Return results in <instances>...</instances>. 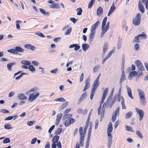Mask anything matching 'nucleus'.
<instances>
[{
	"label": "nucleus",
	"instance_id": "obj_13",
	"mask_svg": "<svg viewBox=\"0 0 148 148\" xmlns=\"http://www.w3.org/2000/svg\"><path fill=\"white\" fill-rule=\"evenodd\" d=\"M112 95H111L109 96V97L108 98L107 101V102L108 104V106H109V105H110V108H111L112 107V106L113 105V103H114V101H112L111 103L110 104V101H111V100L112 99Z\"/></svg>",
	"mask_w": 148,
	"mask_h": 148
},
{
	"label": "nucleus",
	"instance_id": "obj_7",
	"mask_svg": "<svg viewBox=\"0 0 148 148\" xmlns=\"http://www.w3.org/2000/svg\"><path fill=\"white\" fill-rule=\"evenodd\" d=\"M125 87L126 89L127 93L128 96L132 99H134V98L132 96V90L127 85H126Z\"/></svg>",
	"mask_w": 148,
	"mask_h": 148
},
{
	"label": "nucleus",
	"instance_id": "obj_10",
	"mask_svg": "<svg viewBox=\"0 0 148 148\" xmlns=\"http://www.w3.org/2000/svg\"><path fill=\"white\" fill-rule=\"evenodd\" d=\"M138 7L139 10L142 13H144L145 8L142 5L141 1H139L138 4Z\"/></svg>",
	"mask_w": 148,
	"mask_h": 148
},
{
	"label": "nucleus",
	"instance_id": "obj_5",
	"mask_svg": "<svg viewBox=\"0 0 148 148\" xmlns=\"http://www.w3.org/2000/svg\"><path fill=\"white\" fill-rule=\"evenodd\" d=\"M98 86V85H96V84H93L92 86V90L91 91L90 95V99L92 100L93 98L94 95L95 90Z\"/></svg>",
	"mask_w": 148,
	"mask_h": 148
},
{
	"label": "nucleus",
	"instance_id": "obj_14",
	"mask_svg": "<svg viewBox=\"0 0 148 148\" xmlns=\"http://www.w3.org/2000/svg\"><path fill=\"white\" fill-rule=\"evenodd\" d=\"M135 64L136 65L137 67L138 68V69L144 68L143 65L139 60H136L135 61Z\"/></svg>",
	"mask_w": 148,
	"mask_h": 148
},
{
	"label": "nucleus",
	"instance_id": "obj_55",
	"mask_svg": "<svg viewBox=\"0 0 148 148\" xmlns=\"http://www.w3.org/2000/svg\"><path fill=\"white\" fill-rule=\"evenodd\" d=\"M35 123V121H28L27 122V124L29 126H32L33 125V124Z\"/></svg>",
	"mask_w": 148,
	"mask_h": 148
},
{
	"label": "nucleus",
	"instance_id": "obj_57",
	"mask_svg": "<svg viewBox=\"0 0 148 148\" xmlns=\"http://www.w3.org/2000/svg\"><path fill=\"white\" fill-rule=\"evenodd\" d=\"M62 116V114H58L57 116L56 120H58L59 121H60Z\"/></svg>",
	"mask_w": 148,
	"mask_h": 148
},
{
	"label": "nucleus",
	"instance_id": "obj_37",
	"mask_svg": "<svg viewBox=\"0 0 148 148\" xmlns=\"http://www.w3.org/2000/svg\"><path fill=\"white\" fill-rule=\"evenodd\" d=\"M21 63L22 64H24L25 65L28 66L30 65L31 62L28 61L26 60H22L21 62Z\"/></svg>",
	"mask_w": 148,
	"mask_h": 148
},
{
	"label": "nucleus",
	"instance_id": "obj_11",
	"mask_svg": "<svg viewBox=\"0 0 148 148\" xmlns=\"http://www.w3.org/2000/svg\"><path fill=\"white\" fill-rule=\"evenodd\" d=\"M25 48L27 49H30L32 51L36 50V48L34 46L30 44L25 45L24 46Z\"/></svg>",
	"mask_w": 148,
	"mask_h": 148
},
{
	"label": "nucleus",
	"instance_id": "obj_23",
	"mask_svg": "<svg viewBox=\"0 0 148 148\" xmlns=\"http://www.w3.org/2000/svg\"><path fill=\"white\" fill-rule=\"evenodd\" d=\"M126 79L125 73H122L119 82L120 84L122 83Z\"/></svg>",
	"mask_w": 148,
	"mask_h": 148
},
{
	"label": "nucleus",
	"instance_id": "obj_19",
	"mask_svg": "<svg viewBox=\"0 0 148 148\" xmlns=\"http://www.w3.org/2000/svg\"><path fill=\"white\" fill-rule=\"evenodd\" d=\"M136 74H137V73L136 71H132L129 74L128 78L129 79H130L133 77L135 76Z\"/></svg>",
	"mask_w": 148,
	"mask_h": 148
},
{
	"label": "nucleus",
	"instance_id": "obj_26",
	"mask_svg": "<svg viewBox=\"0 0 148 148\" xmlns=\"http://www.w3.org/2000/svg\"><path fill=\"white\" fill-rule=\"evenodd\" d=\"M91 33L89 36V40L90 41H92L94 38L95 32L91 30Z\"/></svg>",
	"mask_w": 148,
	"mask_h": 148
},
{
	"label": "nucleus",
	"instance_id": "obj_1",
	"mask_svg": "<svg viewBox=\"0 0 148 148\" xmlns=\"http://www.w3.org/2000/svg\"><path fill=\"white\" fill-rule=\"evenodd\" d=\"M138 96L140 98V101L141 105L143 106L145 105L146 103V100L145 98V94L144 91L142 89H138Z\"/></svg>",
	"mask_w": 148,
	"mask_h": 148
},
{
	"label": "nucleus",
	"instance_id": "obj_2",
	"mask_svg": "<svg viewBox=\"0 0 148 148\" xmlns=\"http://www.w3.org/2000/svg\"><path fill=\"white\" fill-rule=\"evenodd\" d=\"M108 88H106L104 90L103 95L101 101L100 102V106L97 109V114L99 115L100 113V111L101 108V104L103 103L106 98V96L108 92Z\"/></svg>",
	"mask_w": 148,
	"mask_h": 148
},
{
	"label": "nucleus",
	"instance_id": "obj_47",
	"mask_svg": "<svg viewBox=\"0 0 148 148\" xmlns=\"http://www.w3.org/2000/svg\"><path fill=\"white\" fill-rule=\"evenodd\" d=\"M8 52L13 54H17V52H16L15 49H12L8 50Z\"/></svg>",
	"mask_w": 148,
	"mask_h": 148
},
{
	"label": "nucleus",
	"instance_id": "obj_59",
	"mask_svg": "<svg viewBox=\"0 0 148 148\" xmlns=\"http://www.w3.org/2000/svg\"><path fill=\"white\" fill-rule=\"evenodd\" d=\"M70 20L74 23H76L77 21V20L76 19L74 18H70Z\"/></svg>",
	"mask_w": 148,
	"mask_h": 148
},
{
	"label": "nucleus",
	"instance_id": "obj_39",
	"mask_svg": "<svg viewBox=\"0 0 148 148\" xmlns=\"http://www.w3.org/2000/svg\"><path fill=\"white\" fill-rule=\"evenodd\" d=\"M28 69L32 72H34L36 70L35 67L32 65H30L28 67Z\"/></svg>",
	"mask_w": 148,
	"mask_h": 148
},
{
	"label": "nucleus",
	"instance_id": "obj_40",
	"mask_svg": "<svg viewBox=\"0 0 148 148\" xmlns=\"http://www.w3.org/2000/svg\"><path fill=\"white\" fill-rule=\"evenodd\" d=\"M39 10L44 15H47L49 14V13L48 12H46L45 10L43 9L40 8L39 9Z\"/></svg>",
	"mask_w": 148,
	"mask_h": 148
},
{
	"label": "nucleus",
	"instance_id": "obj_31",
	"mask_svg": "<svg viewBox=\"0 0 148 148\" xmlns=\"http://www.w3.org/2000/svg\"><path fill=\"white\" fill-rule=\"evenodd\" d=\"M144 70V68L138 69L137 71V74H138L139 77L141 76L143 74V71Z\"/></svg>",
	"mask_w": 148,
	"mask_h": 148
},
{
	"label": "nucleus",
	"instance_id": "obj_60",
	"mask_svg": "<svg viewBox=\"0 0 148 148\" xmlns=\"http://www.w3.org/2000/svg\"><path fill=\"white\" fill-rule=\"evenodd\" d=\"M61 39V38L60 37H57L54 38L53 39V40L55 42L57 43L59 40H60Z\"/></svg>",
	"mask_w": 148,
	"mask_h": 148
},
{
	"label": "nucleus",
	"instance_id": "obj_61",
	"mask_svg": "<svg viewBox=\"0 0 148 148\" xmlns=\"http://www.w3.org/2000/svg\"><path fill=\"white\" fill-rule=\"evenodd\" d=\"M35 34L43 38H44L45 37V36L44 34L40 32H38L36 33H35Z\"/></svg>",
	"mask_w": 148,
	"mask_h": 148
},
{
	"label": "nucleus",
	"instance_id": "obj_9",
	"mask_svg": "<svg viewBox=\"0 0 148 148\" xmlns=\"http://www.w3.org/2000/svg\"><path fill=\"white\" fill-rule=\"evenodd\" d=\"M113 127L112 124L111 122H110L109 124V127L107 131L108 135V136H112L111 133Z\"/></svg>",
	"mask_w": 148,
	"mask_h": 148
},
{
	"label": "nucleus",
	"instance_id": "obj_48",
	"mask_svg": "<svg viewBox=\"0 0 148 148\" xmlns=\"http://www.w3.org/2000/svg\"><path fill=\"white\" fill-rule=\"evenodd\" d=\"M4 127L5 129L8 130H10L13 128L12 127H11V125L10 124L5 125Z\"/></svg>",
	"mask_w": 148,
	"mask_h": 148
},
{
	"label": "nucleus",
	"instance_id": "obj_18",
	"mask_svg": "<svg viewBox=\"0 0 148 148\" xmlns=\"http://www.w3.org/2000/svg\"><path fill=\"white\" fill-rule=\"evenodd\" d=\"M18 97L19 99L20 100H26L27 99V97L23 94H19L18 95Z\"/></svg>",
	"mask_w": 148,
	"mask_h": 148
},
{
	"label": "nucleus",
	"instance_id": "obj_28",
	"mask_svg": "<svg viewBox=\"0 0 148 148\" xmlns=\"http://www.w3.org/2000/svg\"><path fill=\"white\" fill-rule=\"evenodd\" d=\"M15 50L16 52H23L24 51V50L21 47L19 46H17L15 47Z\"/></svg>",
	"mask_w": 148,
	"mask_h": 148
},
{
	"label": "nucleus",
	"instance_id": "obj_52",
	"mask_svg": "<svg viewBox=\"0 0 148 148\" xmlns=\"http://www.w3.org/2000/svg\"><path fill=\"white\" fill-rule=\"evenodd\" d=\"M136 133L137 135L140 138H143L142 135L139 131L137 130L136 131Z\"/></svg>",
	"mask_w": 148,
	"mask_h": 148
},
{
	"label": "nucleus",
	"instance_id": "obj_36",
	"mask_svg": "<svg viewBox=\"0 0 148 148\" xmlns=\"http://www.w3.org/2000/svg\"><path fill=\"white\" fill-rule=\"evenodd\" d=\"M125 130L127 131H129L131 132H134V131L131 127H129L128 125H125Z\"/></svg>",
	"mask_w": 148,
	"mask_h": 148
},
{
	"label": "nucleus",
	"instance_id": "obj_41",
	"mask_svg": "<svg viewBox=\"0 0 148 148\" xmlns=\"http://www.w3.org/2000/svg\"><path fill=\"white\" fill-rule=\"evenodd\" d=\"M122 101H121V105H122V109H126V107L125 104L124 102V99L123 97H122Z\"/></svg>",
	"mask_w": 148,
	"mask_h": 148
},
{
	"label": "nucleus",
	"instance_id": "obj_49",
	"mask_svg": "<svg viewBox=\"0 0 148 148\" xmlns=\"http://www.w3.org/2000/svg\"><path fill=\"white\" fill-rule=\"evenodd\" d=\"M58 69L57 68H56V69L52 70L50 71V72L51 73L53 74H56L58 72Z\"/></svg>",
	"mask_w": 148,
	"mask_h": 148
},
{
	"label": "nucleus",
	"instance_id": "obj_17",
	"mask_svg": "<svg viewBox=\"0 0 148 148\" xmlns=\"http://www.w3.org/2000/svg\"><path fill=\"white\" fill-rule=\"evenodd\" d=\"M108 147L109 148L111 147L112 143V136H108Z\"/></svg>",
	"mask_w": 148,
	"mask_h": 148
},
{
	"label": "nucleus",
	"instance_id": "obj_50",
	"mask_svg": "<svg viewBox=\"0 0 148 148\" xmlns=\"http://www.w3.org/2000/svg\"><path fill=\"white\" fill-rule=\"evenodd\" d=\"M72 31V28L70 27L69 29H67L65 32V35H67L70 34Z\"/></svg>",
	"mask_w": 148,
	"mask_h": 148
},
{
	"label": "nucleus",
	"instance_id": "obj_25",
	"mask_svg": "<svg viewBox=\"0 0 148 148\" xmlns=\"http://www.w3.org/2000/svg\"><path fill=\"white\" fill-rule=\"evenodd\" d=\"M59 136H57L56 135L54 136L52 139V142L53 143H56L59 140Z\"/></svg>",
	"mask_w": 148,
	"mask_h": 148
},
{
	"label": "nucleus",
	"instance_id": "obj_8",
	"mask_svg": "<svg viewBox=\"0 0 148 148\" xmlns=\"http://www.w3.org/2000/svg\"><path fill=\"white\" fill-rule=\"evenodd\" d=\"M74 120L72 118H71L67 119L64 123V125L66 127H68L71 124L73 123H74Z\"/></svg>",
	"mask_w": 148,
	"mask_h": 148
},
{
	"label": "nucleus",
	"instance_id": "obj_4",
	"mask_svg": "<svg viewBox=\"0 0 148 148\" xmlns=\"http://www.w3.org/2000/svg\"><path fill=\"white\" fill-rule=\"evenodd\" d=\"M135 109L139 116V120L140 121L143 117L144 114V111L143 110L139 109L137 108H135Z\"/></svg>",
	"mask_w": 148,
	"mask_h": 148
},
{
	"label": "nucleus",
	"instance_id": "obj_58",
	"mask_svg": "<svg viewBox=\"0 0 148 148\" xmlns=\"http://www.w3.org/2000/svg\"><path fill=\"white\" fill-rule=\"evenodd\" d=\"M134 48L136 51H138L139 48V45L138 43H136L135 44Z\"/></svg>",
	"mask_w": 148,
	"mask_h": 148
},
{
	"label": "nucleus",
	"instance_id": "obj_32",
	"mask_svg": "<svg viewBox=\"0 0 148 148\" xmlns=\"http://www.w3.org/2000/svg\"><path fill=\"white\" fill-rule=\"evenodd\" d=\"M68 102H66L65 103H63L60 106V110H62L65 107H66L68 105Z\"/></svg>",
	"mask_w": 148,
	"mask_h": 148
},
{
	"label": "nucleus",
	"instance_id": "obj_12",
	"mask_svg": "<svg viewBox=\"0 0 148 148\" xmlns=\"http://www.w3.org/2000/svg\"><path fill=\"white\" fill-rule=\"evenodd\" d=\"M85 86L84 89V91L86 90L90 86V79L88 78L85 82Z\"/></svg>",
	"mask_w": 148,
	"mask_h": 148
},
{
	"label": "nucleus",
	"instance_id": "obj_34",
	"mask_svg": "<svg viewBox=\"0 0 148 148\" xmlns=\"http://www.w3.org/2000/svg\"><path fill=\"white\" fill-rule=\"evenodd\" d=\"M95 0H91L90 1L88 4V8H90L92 7V5L94 3Z\"/></svg>",
	"mask_w": 148,
	"mask_h": 148
},
{
	"label": "nucleus",
	"instance_id": "obj_56",
	"mask_svg": "<svg viewBox=\"0 0 148 148\" xmlns=\"http://www.w3.org/2000/svg\"><path fill=\"white\" fill-rule=\"evenodd\" d=\"M100 67V66L99 65H97V66H95L93 68L94 72L95 73L97 71Z\"/></svg>",
	"mask_w": 148,
	"mask_h": 148
},
{
	"label": "nucleus",
	"instance_id": "obj_33",
	"mask_svg": "<svg viewBox=\"0 0 148 148\" xmlns=\"http://www.w3.org/2000/svg\"><path fill=\"white\" fill-rule=\"evenodd\" d=\"M119 108L118 107L116 110L112 114V115L117 116V115H118L119 113Z\"/></svg>",
	"mask_w": 148,
	"mask_h": 148
},
{
	"label": "nucleus",
	"instance_id": "obj_42",
	"mask_svg": "<svg viewBox=\"0 0 148 148\" xmlns=\"http://www.w3.org/2000/svg\"><path fill=\"white\" fill-rule=\"evenodd\" d=\"M115 51V48H114L110 52L108 53L107 57L109 58L112 55V53H113Z\"/></svg>",
	"mask_w": 148,
	"mask_h": 148
},
{
	"label": "nucleus",
	"instance_id": "obj_51",
	"mask_svg": "<svg viewBox=\"0 0 148 148\" xmlns=\"http://www.w3.org/2000/svg\"><path fill=\"white\" fill-rule=\"evenodd\" d=\"M102 29V32L100 34V37H102L104 35V34L107 31L105 29Z\"/></svg>",
	"mask_w": 148,
	"mask_h": 148
},
{
	"label": "nucleus",
	"instance_id": "obj_62",
	"mask_svg": "<svg viewBox=\"0 0 148 148\" xmlns=\"http://www.w3.org/2000/svg\"><path fill=\"white\" fill-rule=\"evenodd\" d=\"M109 27H110V22H108L107 23L105 27V29H106V30L108 31V30L109 29Z\"/></svg>",
	"mask_w": 148,
	"mask_h": 148
},
{
	"label": "nucleus",
	"instance_id": "obj_22",
	"mask_svg": "<svg viewBox=\"0 0 148 148\" xmlns=\"http://www.w3.org/2000/svg\"><path fill=\"white\" fill-rule=\"evenodd\" d=\"M103 11V9L102 7H99L97 10V14L98 16L101 15Z\"/></svg>",
	"mask_w": 148,
	"mask_h": 148
},
{
	"label": "nucleus",
	"instance_id": "obj_44",
	"mask_svg": "<svg viewBox=\"0 0 148 148\" xmlns=\"http://www.w3.org/2000/svg\"><path fill=\"white\" fill-rule=\"evenodd\" d=\"M62 128H58L57 130L55 131V134H60L62 132Z\"/></svg>",
	"mask_w": 148,
	"mask_h": 148
},
{
	"label": "nucleus",
	"instance_id": "obj_38",
	"mask_svg": "<svg viewBox=\"0 0 148 148\" xmlns=\"http://www.w3.org/2000/svg\"><path fill=\"white\" fill-rule=\"evenodd\" d=\"M72 116V114H66L64 115L62 117V119L64 120L68 118H71L70 117Z\"/></svg>",
	"mask_w": 148,
	"mask_h": 148
},
{
	"label": "nucleus",
	"instance_id": "obj_53",
	"mask_svg": "<svg viewBox=\"0 0 148 148\" xmlns=\"http://www.w3.org/2000/svg\"><path fill=\"white\" fill-rule=\"evenodd\" d=\"M115 9H116V7L115 6L114 2H113V3L112 4V5L110 10L114 11V10H115Z\"/></svg>",
	"mask_w": 148,
	"mask_h": 148
},
{
	"label": "nucleus",
	"instance_id": "obj_6",
	"mask_svg": "<svg viewBox=\"0 0 148 148\" xmlns=\"http://www.w3.org/2000/svg\"><path fill=\"white\" fill-rule=\"evenodd\" d=\"M39 95V93H37L35 95H34V93L30 94L29 95V97L28 99L29 100L30 102H32Z\"/></svg>",
	"mask_w": 148,
	"mask_h": 148
},
{
	"label": "nucleus",
	"instance_id": "obj_16",
	"mask_svg": "<svg viewBox=\"0 0 148 148\" xmlns=\"http://www.w3.org/2000/svg\"><path fill=\"white\" fill-rule=\"evenodd\" d=\"M87 94L86 93H85L83 94L81 96L79 100L78 103L79 104L81 103L82 101L86 97Z\"/></svg>",
	"mask_w": 148,
	"mask_h": 148
},
{
	"label": "nucleus",
	"instance_id": "obj_35",
	"mask_svg": "<svg viewBox=\"0 0 148 148\" xmlns=\"http://www.w3.org/2000/svg\"><path fill=\"white\" fill-rule=\"evenodd\" d=\"M50 8H58V7H59V4L58 3L56 4H53L51 5H50Z\"/></svg>",
	"mask_w": 148,
	"mask_h": 148
},
{
	"label": "nucleus",
	"instance_id": "obj_30",
	"mask_svg": "<svg viewBox=\"0 0 148 148\" xmlns=\"http://www.w3.org/2000/svg\"><path fill=\"white\" fill-rule=\"evenodd\" d=\"M108 44L106 43H105L103 46V53L105 54L106 52L108 49Z\"/></svg>",
	"mask_w": 148,
	"mask_h": 148
},
{
	"label": "nucleus",
	"instance_id": "obj_21",
	"mask_svg": "<svg viewBox=\"0 0 148 148\" xmlns=\"http://www.w3.org/2000/svg\"><path fill=\"white\" fill-rule=\"evenodd\" d=\"M83 50L84 51H86L89 47V45L87 44H83L82 46Z\"/></svg>",
	"mask_w": 148,
	"mask_h": 148
},
{
	"label": "nucleus",
	"instance_id": "obj_15",
	"mask_svg": "<svg viewBox=\"0 0 148 148\" xmlns=\"http://www.w3.org/2000/svg\"><path fill=\"white\" fill-rule=\"evenodd\" d=\"M106 107V106H104V105H103L101 110L102 112H101V117L100 119L101 121H102V120L103 119V118L104 112L105 111V108Z\"/></svg>",
	"mask_w": 148,
	"mask_h": 148
},
{
	"label": "nucleus",
	"instance_id": "obj_63",
	"mask_svg": "<svg viewBox=\"0 0 148 148\" xmlns=\"http://www.w3.org/2000/svg\"><path fill=\"white\" fill-rule=\"evenodd\" d=\"M55 127V126L54 125H53L51 127L49 130V133H51L53 130L54 129Z\"/></svg>",
	"mask_w": 148,
	"mask_h": 148
},
{
	"label": "nucleus",
	"instance_id": "obj_24",
	"mask_svg": "<svg viewBox=\"0 0 148 148\" xmlns=\"http://www.w3.org/2000/svg\"><path fill=\"white\" fill-rule=\"evenodd\" d=\"M139 38H141L142 39H145L147 37V35L144 32H143L141 34L138 35Z\"/></svg>",
	"mask_w": 148,
	"mask_h": 148
},
{
	"label": "nucleus",
	"instance_id": "obj_43",
	"mask_svg": "<svg viewBox=\"0 0 148 148\" xmlns=\"http://www.w3.org/2000/svg\"><path fill=\"white\" fill-rule=\"evenodd\" d=\"M54 101L63 102L65 101V99L61 97L55 99Z\"/></svg>",
	"mask_w": 148,
	"mask_h": 148
},
{
	"label": "nucleus",
	"instance_id": "obj_46",
	"mask_svg": "<svg viewBox=\"0 0 148 148\" xmlns=\"http://www.w3.org/2000/svg\"><path fill=\"white\" fill-rule=\"evenodd\" d=\"M10 142V140L9 138H6L3 140V143L4 144L9 143Z\"/></svg>",
	"mask_w": 148,
	"mask_h": 148
},
{
	"label": "nucleus",
	"instance_id": "obj_29",
	"mask_svg": "<svg viewBox=\"0 0 148 148\" xmlns=\"http://www.w3.org/2000/svg\"><path fill=\"white\" fill-rule=\"evenodd\" d=\"M132 112L131 111L125 114V118L126 119H129L132 116Z\"/></svg>",
	"mask_w": 148,
	"mask_h": 148
},
{
	"label": "nucleus",
	"instance_id": "obj_45",
	"mask_svg": "<svg viewBox=\"0 0 148 148\" xmlns=\"http://www.w3.org/2000/svg\"><path fill=\"white\" fill-rule=\"evenodd\" d=\"M77 14L79 15H80L82 14V10L81 8H77Z\"/></svg>",
	"mask_w": 148,
	"mask_h": 148
},
{
	"label": "nucleus",
	"instance_id": "obj_3",
	"mask_svg": "<svg viewBox=\"0 0 148 148\" xmlns=\"http://www.w3.org/2000/svg\"><path fill=\"white\" fill-rule=\"evenodd\" d=\"M141 15L140 13L137 14L136 16L134 18L132 21V23L135 26L139 25L141 20Z\"/></svg>",
	"mask_w": 148,
	"mask_h": 148
},
{
	"label": "nucleus",
	"instance_id": "obj_54",
	"mask_svg": "<svg viewBox=\"0 0 148 148\" xmlns=\"http://www.w3.org/2000/svg\"><path fill=\"white\" fill-rule=\"evenodd\" d=\"M0 112L3 113H7L9 112V111L5 109H1L0 110Z\"/></svg>",
	"mask_w": 148,
	"mask_h": 148
},
{
	"label": "nucleus",
	"instance_id": "obj_64",
	"mask_svg": "<svg viewBox=\"0 0 148 148\" xmlns=\"http://www.w3.org/2000/svg\"><path fill=\"white\" fill-rule=\"evenodd\" d=\"M32 63L35 66H38L39 64V62L36 61H33L32 62Z\"/></svg>",
	"mask_w": 148,
	"mask_h": 148
},
{
	"label": "nucleus",
	"instance_id": "obj_20",
	"mask_svg": "<svg viewBox=\"0 0 148 148\" xmlns=\"http://www.w3.org/2000/svg\"><path fill=\"white\" fill-rule=\"evenodd\" d=\"M99 23V21H98L95 24L93 25L91 27V30L95 32V30L96 29V28L98 26Z\"/></svg>",
	"mask_w": 148,
	"mask_h": 148
},
{
	"label": "nucleus",
	"instance_id": "obj_27",
	"mask_svg": "<svg viewBox=\"0 0 148 148\" xmlns=\"http://www.w3.org/2000/svg\"><path fill=\"white\" fill-rule=\"evenodd\" d=\"M16 63L13 62L12 63H9L7 65V67L9 71H11L12 70V67L13 65L15 64Z\"/></svg>",
	"mask_w": 148,
	"mask_h": 148
}]
</instances>
